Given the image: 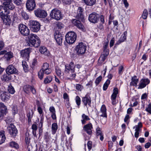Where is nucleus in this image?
<instances>
[{"mask_svg": "<svg viewBox=\"0 0 151 151\" xmlns=\"http://www.w3.org/2000/svg\"><path fill=\"white\" fill-rule=\"evenodd\" d=\"M29 42L27 45L30 46L31 44L33 46L37 47L40 45V41L39 37L36 35L31 34L28 37Z\"/></svg>", "mask_w": 151, "mask_h": 151, "instance_id": "1", "label": "nucleus"}, {"mask_svg": "<svg viewBox=\"0 0 151 151\" xmlns=\"http://www.w3.org/2000/svg\"><path fill=\"white\" fill-rule=\"evenodd\" d=\"M76 37V33L72 31L69 32L65 35V40L68 43L71 44L75 42Z\"/></svg>", "mask_w": 151, "mask_h": 151, "instance_id": "2", "label": "nucleus"}, {"mask_svg": "<svg viewBox=\"0 0 151 151\" xmlns=\"http://www.w3.org/2000/svg\"><path fill=\"white\" fill-rule=\"evenodd\" d=\"M87 46L85 44L80 42L76 45V51L78 55H82L84 54L86 50Z\"/></svg>", "mask_w": 151, "mask_h": 151, "instance_id": "3", "label": "nucleus"}, {"mask_svg": "<svg viewBox=\"0 0 151 151\" xmlns=\"http://www.w3.org/2000/svg\"><path fill=\"white\" fill-rule=\"evenodd\" d=\"M50 15L51 18L56 20H59L62 18L61 12L57 9H53L51 11Z\"/></svg>", "mask_w": 151, "mask_h": 151, "instance_id": "4", "label": "nucleus"}, {"mask_svg": "<svg viewBox=\"0 0 151 151\" xmlns=\"http://www.w3.org/2000/svg\"><path fill=\"white\" fill-rule=\"evenodd\" d=\"M29 24L31 30L34 32H37L40 29V24L37 21L31 20L29 21Z\"/></svg>", "mask_w": 151, "mask_h": 151, "instance_id": "5", "label": "nucleus"}, {"mask_svg": "<svg viewBox=\"0 0 151 151\" xmlns=\"http://www.w3.org/2000/svg\"><path fill=\"white\" fill-rule=\"evenodd\" d=\"M101 116L105 117V118L101 119V122L103 124H105L106 122L107 115L106 113V109L105 105L103 104L102 105L101 109L100 111L99 112Z\"/></svg>", "mask_w": 151, "mask_h": 151, "instance_id": "6", "label": "nucleus"}, {"mask_svg": "<svg viewBox=\"0 0 151 151\" xmlns=\"http://www.w3.org/2000/svg\"><path fill=\"white\" fill-rule=\"evenodd\" d=\"M19 29L21 34L24 36H27L29 34L30 30L28 27L23 24H20L18 26Z\"/></svg>", "mask_w": 151, "mask_h": 151, "instance_id": "7", "label": "nucleus"}, {"mask_svg": "<svg viewBox=\"0 0 151 151\" xmlns=\"http://www.w3.org/2000/svg\"><path fill=\"white\" fill-rule=\"evenodd\" d=\"M75 65L72 62L70 63L69 64L65 65V68L64 70L65 73L67 75L70 73V72H75Z\"/></svg>", "mask_w": 151, "mask_h": 151, "instance_id": "8", "label": "nucleus"}, {"mask_svg": "<svg viewBox=\"0 0 151 151\" xmlns=\"http://www.w3.org/2000/svg\"><path fill=\"white\" fill-rule=\"evenodd\" d=\"M26 7L29 11L34 10L36 7V4L35 0H27L26 3Z\"/></svg>", "mask_w": 151, "mask_h": 151, "instance_id": "9", "label": "nucleus"}, {"mask_svg": "<svg viewBox=\"0 0 151 151\" xmlns=\"http://www.w3.org/2000/svg\"><path fill=\"white\" fill-rule=\"evenodd\" d=\"M7 130L10 135L12 137L16 136L17 133V128L13 124H11L7 127Z\"/></svg>", "mask_w": 151, "mask_h": 151, "instance_id": "10", "label": "nucleus"}, {"mask_svg": "<svg viewBox=\"0 0 151 151\" xmlns=\"http://www.w3.org/2000/svg\"><path fill=\"white\" fill-rule=\"evenodd\" d=\"M35 15L37 17L44 18L47 16L46 12L43 10L37 9L34 11Z\"/></svg>", "mask_w": 151, "mask_h": 151, "instance_id": "11", "label": "nucleus"}, {"mask_svg": "<svg viewBox=\"0 0 151 151\" xmlns=\"http://www.w3.org/2000/svg\"><path fill=\"white\" fill-rule=\"evenodd\" d=\"M54 36L55 39L58 44L59 45H61L63 39L61 34L59 32H57L54 33Z\"/></svg>", "mask_w": 151, "mask_h": 151, "instance_id": "12", "label": "nucleus"}, {"mask_svg": "<svg viewBox=\"0 0 151 151\" xmlns=\"http://www.w3.org/2000/svg\"><path fill=\"white\" fill-rule=\"evenodd\" d=\"M99 17V14L93 12L89 15L88 19L91 22L95 23L97 22Z\"/></svg>", "mask_w": 151, "mask_h": 151, "instance_id": "13", "label": "nucleus"}, {"mask_svg": "<svg viewBox=\"0 0 151 151\" xmlns=\"http://www.w3.org/2000/svg\"><path fill=\"white\" fill-rule=\"evenodd\" d=\"M72 23L79 29L83 31H85V29L83 24L78 20L74 19L72 21Z\"/></svg>", "mask_w": 151, "mask_h": 151, "instance_id": "14", "label": "nucleus"}, {"mask_svg": "<svg viewBox=\"0 0 151 151\" xmlns=\"http://www.w3.org/2000/svg\"><path fill=\"white\" fill-rule=\"evenodd\" d=\"M41 69L44 72V73L46 75L50 74L51 72V70L49 67V64L47 63H43Z\"/></svg>", "mask_w": 151, "mask_h": 151, "instance_id": "15", "label": "nucleus"}, {"mask_svg": "<svg viewBox=\"0 0 151 151\" xmlns=\"http://www.w3.org/2000/svg\"><path fill=\"white\" fill-rule=\"evenodd\" d=\"M93 126L92 124L89 123L85 125L83 127V129L89 135H91L92 133V129Z\"/></svg>", "mask_w": 151, "mask_h": 151, "instance_id": "16", "label": "nucleus"}, {"mask_svg": "<svg viewBox=\"0 0 151 151\" xmlns=\"http://www.w3.org/2000/svg\"><path fill=\"white\" fill-rule=\"evenodd\" d=\"M150 81L148 78L142 79L140 81L138 89H142L145 88L150 83Z\"/></svg>", "mask_w": 151, "mask_h": 151, "instance_id": "17", "label": "nucleus"}, {"mask_svg": "<svg viewBox=\"0 0 151 151\" xmlns=\"http://www.w3.org/2000/svg\"><path fill=\"white\" fill-rule=\"evenodd\" d=\"M31 49L27 48L22 50L21 53V55L23 58H27L29 57V54L31 51Z\"/></svg>", "mask_w": 151, "mask_h": 151, "instance_id": "18", "label": "nucleus"}, {"mask_svg": "<svg viewBox=\"0 0 151 151\" xmlns=\"http://www.w3.org/2000/svg\"><path fill=\"white\" fill-rule=\"evenodd\" d=\"M6 71L8 74H12L17 73V70L13 65H10L8 66L6 69Z\"/></svg>", "mask_w": 151, "mask_h": 151, "instance_id": "19", "label": "nucleus"}, {"mask_svg": "<svg viewBox=\"0 0 151 151\" xmlns=\"http://www.w3.org/2000/svg\"><path fill=\"white\" fill-rule=\"evenodd\" d=\"M82 101L85 106H86L87 104L90 106L91 103V98L88 95L86 94L85 97L82 98Z\"/></svg>", "mask_w": 151, "mask_h": 151, "instance_id": "20", "label": "nucleus"}, {"mask_svg": "<svg viewBox=\"0 0 151 151\" xmlns=\"http://www.w3.org/2000/svg\"><path fill=\"white\" fill-rule=\"evenodd\" d=\"M10 95L8 92H4L1 95V100L4 102H6L10 98Z\"/></svg>", "mask_w": 151, "mask_h": 151, "instance_id": "21", "label": "nucleus"}, {"mask_svg": "<svg viewBox=\"0 0 151 151\" xmlns=\"http://www.w3.org/2000/svg\"><path fill=\"white\" fill-rule=\"evenodd\" d=\"M3 4L6 9L8 8L9 9L12 10L14 8V6L12 2V0L5 1Z\"/></svg>", "mask_w": 151, "mask_h": 151, "instance_id": "22", "label": "nucleus"}, {"mask_svg": "<svg viewBox=\"0 0 151 151\" xmlns=\"http://www.w3.org/2000/svg\"><path fill=\"white\" fill-rule=\"evenodd\" d=\"M7 9L4 6H0V16L1 18H3L6 15H7Z\"/></svg>", "mask_w": 151, "mask_h": 151, "instance_id": "23", "label": "nucleus"}, {"mask_svg": "<svg viewBox=\"0 0 151 151\" xmlns=\"http://www.w3.org/2000/svg\"><path fill=\"white\" fill-rule=\"evenodd\" d=\"M4 22V24L6 25V27L9 26L11 23V20L10 16L6 15L3 18H2Z\"/></svg>", "mask_w": 151, "mask_h": 151, "instance_id": "24", "label": "nucleus"}, {"mask_svg": "<svg viewBox=\"0 0 151 151\" xmlns=\"http://www.w3.org/2000/svg\"><path fill=\"white\" fill-rule=\"evenodd\" d=\"M39 51L41 54H43L46 56H49L50 55L49 51L45 47H40Z\"/></svg>", "mask_w": 151, "mask_h": 151, "instance_id": "25", "label": "nucleus"}, {"mask_svg": "<svg viewBox=\"0 0 151 151\" xmlns=\"http://www.w3.org/2000/svg\"><path fill=\"white\" fill-rule=\"evenodd\" d=\"M96 134L97 136H100V139L101 141H103L104 139V135L102 133L101 129L99 127H98L96 129Z\"/></svg>", "mask_w": 151, "mask_h": 151, "instance_id": "26", "label": "nucleus"}, {"mask_svg": "<svg viewBox=\"0 0 151 151\" xmlns=\"http://www.w3.org/2000/svg\"><path fill=\"white\" fill-rule=\"evenodd\" d=\"M138 81V79L137 78V76H134L132 78L131 81L130 83V85L131 86L137 87Z\"/></svg>", "mask_w": 151, "mask_h": 151, "instance_id": "27", "label": "nucleus"}, {"mask_svg": "<svg viewBox=\"0 0 151 151\" xmlns=\"http://www.w3.org/2000/svg\"><path fill=\"white\" fill-rule=\"evenodd\" d=\"M13 57V54L11 52H7L4 55L3 58L6 61L9 60L10 59Z\"/></svg>", "mask_w": 151, "mask_h": 151, "instance_id": "28", "label": "nucleus"}, {"mask_svg": "<svg viewBox=\"0 0 151 151\" xmlns=\"http://www.w3.org/2000/svg\"><path fill=\"white\" fill-rule=\"evenodd\" d=\"M83 9L81 7H79L78 9V14L77 17L80 19L82 20L83 18V15L82 14Z\"/></svg>", "mask_w": 151, "mask_h": 151, "instance_id": "29", "label": "nucleus"}, {"mask_svg": "<svg viewBox=\"0 0 151 151\" xmlns=\"http://www.w3.org/2000/svg\"><path fill=\"white\" fill-rule=\"evenodd\" d=\"M0 111L3 114L6 115L7 113V108L4 104L0 102Z\"/></svg>", "mask_w": 151, "mask_h": 151, "instance_id": "30", "label": "nucleus"}, {"mask_svg": "<svg viewBox=\"0 0 151 151\" xmlns=\"http://www.w3.org/2000/svg\"><path fill=\"white\" fill-rule=\"evenodd\" d=\"M83 1L86 5L92 6L96 3V0H83Z\"/></svg>", "mask_w": 151, "mask_h": 151, "instance_id": "31", "label": "nucleus"}, {"mask_svg": "<svg viewBox=\"0 0 151 151\" xmlns=\"http://www.w3.org/2000/svg\"><path fill=\"white\" fill-rule=\"evenodd\" d=\"M4 132L2 131L0 132V144L4 142L6 137L4 134Z\"/></svg>", "mask_w": 151, "mask_h": 151, "instance_id": "32", "label": "nucleus"}, {"mask_svg": "<svg viewBox=\"0 0 151 151\" xmlns=\"http://www.w3.org/2000/svg\"><path fill=\"white\" fill-rule=\"evenodd\" d=\"M127 35V31L124 32V33L120 37L119 41V42H123L126 39V37Z\"/></svg>", "mask_w": 151, "mask_h": 151, "instance_id": "33", "label": "nucleus"}, {"mask_svg": "<svg viewBox=\"0 0 151 151\" xmlns=\"http://www.w3.org/2000/svg\"><path fill=\"white\" fill-rule=\"evenodd\" d=\"M82 117L83 119L81 120V121L82 123L83 124H86V121L90 120V119L89 117L84 114L82 115Z\"/></svg>", "mask_w": 151, "mask_h": 151, "instance_id": "34", "label": "nucleus"}, {"mask_svg": "<svg viewBox=\"0 0 151 151\" xmlns=\"http://www.w3.org/2000/svg\"><path fill=\"white\" fill-rule=\"evenodd\" d=\"M32 133L33 135L35 137L36 136V131L37 129V126L35 124L32 125Z\"/></svg>", "mask_w": 151, "mask_h": 151, "instance_id": "35", "label": "nucleus"}, {"mask_svg": "<svg viewBox=\"0 0 151 151\" xmlns=\"http://www.w3.org/2000/svg\"><path fill=\"white\" fill-rule=\"evenodd\" d=\"M108 54V52H106L105 53H104L101 55L99 59H101V63L105 61Z\"/></svg>", "mask_w": 151, "mask_h": 151, "instance_id": "36", "label": "nucleus"}, {"mask_svg": "<svg viewBox=\"0 0 151 151\" xmlns=\"http://www.w3.org/2000/svg\"><path fill=\"white\" fill-rule=\"evenodd\" d=\"M52 80V76H48L44 79V83L45 84H47L50 83Z\"/></svg>", "mask_w": 151, "mask_h": 151, "instance_id": "37", "label": "nucleus"}, {"mask_svg": "<svg viewBox=\"0 0 151 151\" xmlns=\"http://www.w3.org/2000/svg\"><path fill=\"white\" fill-rule=\"evenodd\" d=\"M52 133L53 134H55L58 129V125L56 123H53L52 125Z\"/></svg>", "mask_w": 151, "mask_h": 151, "instance_id": "38", "label": "nucleus"}, {"mask_svg": "<svg viewBox=\"0 0 151 151\" xmlns=\"http://www.w3.org/2000/svg\"><path fill=\"white\" fill-rule=\"evenodd\" d=\"M21 15L22 18L25 19H28L29 18V16L28 14L24 11H22L21 13Z\"/></svg>", "mask_w": 151, "mask_h": 151, "instance_id": "39", "label": "nucleus"}, {"mask_svg": "<svg viewBox=\"0 0 151 151\" xmlns=\"http://www.w3.org/2000/svg\"><path fill=\"white\" fill-rule=\"evenodd\" d=\"M10 146L16 149H18L19 148V146L18 144L15 142L12 141L9 143Z\"/></svg>", "mask_w": 151, "mask_h": 151, "instance_id": "40", "label": "nucleus"}, {"mask_svg": "<svg viewBox=\"0 0 151 151\" xmlns=\"http://www.w3.org/2000/svg\"><path fill=\"white\" fill-rule=\"evenodd\" d=\"M110 83V81L107 79L104 83L103 86V90L104 91H106Z\"/></svg>", "mask_w": 151, "mask_h": 151, "instance_id": "41", "label": "nucleus"}, {"mask_svg": "<svg viewBox=\"0 0 151 151\" xmlns=\"http://www.w3.org/2000/svg\"><path fill=\"white\" fill-rule=\"evenodd\" d=\"M148 15V12L146 9H145L142 16V17L144 19H147Z\"/></svg>", "mask_w": 151, "mask_h": 151, "instance_id": "42", "label": "nucleus"}, {"mask_svg": "<svg viewBox=\"0 0 151 151\" xmlns=\"http://www.w3.org/2000/svg\"><path fill=\"white\" fill-rule=\"evenodd\" d=\"M31 87L32 86L28 85H26L24 86V91L27 93H28L29 91H30Z\"/></svg>", "mask_w": 151, "mask_h": 151, "instance_id": "43", "label": "nucleus"}, {"mask_svg": "<svg viewBox=\"0 0 151 151\" xmlns=\"http://www.w3.org/2000/svg\"><path fill=\"white\" fill-rule=\"evenodd\" d=\"M8 90L9 92V93L12 94H13L15 92V91L13 87L11 85L9 86L8 88Z\"/></svg>", "mask_w": 151, "mask_h": 151, "instance_id": "44", "label": "nucleus"}, {"mask_svg": "<svg viewBox=\"0 0 151 151\" xmlns=\"http://www.w3.org/2000/svg\"><path fill=\"white\" fill-rule=\"evenodd\" d=\"M44 73V72L41 69H40L39 71L38 72V77L40 80H42L43 78Z\"/></svg>", "mask_w": 151, "mask_h": 151, "instance_id": "45", "label": "nucleus"}, {"mask_svg": "<svg viewBox=\"0 0 151 151\" xmlns=\"http://www.w3.org/2000/svg\"><path fill=\"white\" fill-rule=\"evenodd\" d=\"M1 79L3 81H7L9 79H10V78L8 76L7 74H6L3 75L2 76Z\"/></svg>", "mask_w": 151, "mask_h": 151, "instance_id": "46", "label": "nucleus"}, {"mask_svg": "<svg viewBox=\"0 0 151 151\" xmlns=\"http://www.w3.org/2000/svg\"><path fill=\"white\" fill-rule=\"evenodd\" d=\"M22 65L24 71L27 72V71L28 65L25 61H22Z\"/></svg>", "mask_w": 151, "mask_h": 151, "instance_id": "47", "label": "nucleus"}, {"mask_svg": "<svg viewBox=\"0 0 151 151\" xmlns=\"http://www.w3.org/2000/svg\"><path fill=\"white\" fill-rule=\"evenodd\" d=\"M63 97L64 100V101H69V95L66 93H63Z\"/></svg>", "mask_w": 151, "mask_h": 151, "instance_id": "48", "label": "nucleus"}, {"mask_svg": "<svg viewBox=\"0 0 151 151\" xmlns=\"http://www.w3.org/2000/svg\"><path fill=\"white\" fill-rule=\"evenodd\" d=\"M75 100L76 104L78 106V107H79L81 103V100L80 98L78 96H77L76 97Z\"/></svg>", "mask_w": 151, "mask_h": 151, "instance_id": "49", "label": "nucleus"}, {"mask_svg": "<svg viewBox=\"0 0 151 151\" xmlns=\"http://www.w3.org/2000/svg\"><path fill=\"white\" fill-rule=\"evenodd\" d=\"M75 72H70V73L69 74L67 75V76H69L70 78H70L71 79H74L76 76V75Z\"/></svg>", "mask_w": 151, "mask_h": 151, "instance_id": "50", "label": "nucleus"}, {"mask_svg": "<svg viewBox=\"0 0 151 151\" xmlns=\"http://www.w3.org/2000/svg\"><path fill=\"white\" fill-rule=\"evenodd\" d=\"M102 79V77L101 76L96 78L95 82L96 85H97L99 84V83L101 81Z\"/></svg>", "mask_w": 151, "mask_h": 151, "instance_id": "51", "label": "nucleus"}, {"mask_svg": "<svg viewBox=\"0 0 151 151\" xmlns=\"http://www.w3.org/2000/svg\"><path fill=\"white\" fill-rule=\"evenodd\" d=\"M27 116L28 118V121L29 124L31 123V118L32 117V115H31L30 113H28L27 114Z\"/></svg>", "mask_w": 151, "mask_h": 151, "instance_id": "52", "label": "nucleus"}, {"mask_svg": "<svg viewBox=\"0 0 151 151\" xmlns=\"http://www.w3.org/2000/svg\"><path fill=\"white\" fill-rule=\"evenodd\" d=\"M56 73L58 76H60L62 74V72L61 70L59 68H56L55 69Z\"/></svg>", "mask_w": 151, "mask_h": 151, "instance_id": "53", "label": "nucleus"}, {"mask_svg": "<svg viewBox=\"0 0 151 151\" xmlns=\"http://www.w3.org/2000/svg\"><path fill=\"white\" fill-rule=\"evenodd\" d=\"M145 110L147 112L151 114V103L148 104V107L146 108Z\"/></svg>", "mask_w": 151, "mask_h": 151, "instance_id": "54", "label": "nucleus"}, {"mask_svg": "<svg viewBox=\"0 0 151 151\" xmlns=\"http://www.w3.org/2000/svg\"><path fill=\"white\" fill-rule=\"evenodd\" d=\"M92 142L91 141H89L87 143V146L89 150H90L92 148Z\"/></svg>", "mask_w": 151, "mask_h": 151, "instance_id": "55", "label": "nucleus"}, {"mask_svg": "<svg viewBox=\"0 0 151 151\" xmlns=\"http://www.w3.org/2000/svg\"><path fill=\"white\" fill-rule=\"evenodd\" d=\"M99 18L100 19L101 23L102 24H104L105 22L104 17L102 15H101L100 16L99 15Z\"/></svg>", "mask_w": 151, "mask_h": 151, "instance_id": "56", "label": "nucleus"}, {"mask_svg": "<svg viewBox=\"0 0 151 151\" xmlns=\"http://www.w3.org/2000/svg\"><path fill=\"white\" fill-rule=\"evenodd\" d=\"M109 44V42H107L104 43V51H106V52H108L107 50V48Z\"/></svg>", "mask_w": 151, "mask_h": 151, "instance_id": "57", "label": "nucleus"}, {"mask_svg": "<svg viewBox=\"0 0 151 151\" xmlns=\"http://www.w3.org/2000/svg\"><path fill=\"white\" fill-rule=\"evenodd\" d=\"M37 60L35 59H34L32 61V68H34V66L37 64Z\"/></svg>", "mask_w": 151, "mask_h": 151, "instance_id": "58", "label": "nucleus"}, {"mask_svg": "<svg viewBox=\"0 0 151 151\" xmlns=\"http://www.w3.org/2000/svg\"><path fill=\"white\" fill-rule=\"evenodd\" d=\"M57 26L58 29H61L63 27V25L60 22H58L57 24Z\"/></svg>", "mask_w": 151, "mask_h": 151, "instance_id": "59", "label": "nucleus"}, {"mask_svg": "<svg viewBox=\"0 0 151 151\" xmlns=\"http://www.w3.org/2000/svg\"><path fill=\"white\" fill-rule=\"evenodd\" d=\"M124 67L122 66H120L119 69V74H122L123 73Z\"/></svg>", "mask_w": 151, "mask_h": 151, "instance_id": "60", "label": "nucleus"}, {"mask_svg": "<svg viewBox=\"0 0 151 151\" xmlns=\"http://www.w3.org/2000/svg\"><path fill=\"white\" fill-rule=\"evenodd\" d=\"M14 3L17 5H19L21 3L22 0H13Z\"/></svg>", "mask_w": 151, "mask_h": 151, "instance_id": "61", "label": "nucleus"}, {"mask_svg": "<svg viewBox=\"0 0 151 151\" xmlns=\"http://www.w3.org/2000/svg\"><path fill=\"white\" fill-rule=\"evenodd\" d=\"M12 112L14 114H16L18 112L17 108L16 106H14L12 107Z\"/></svg>", "mask_w": 151, "mask_h": 151, "instance_id": "62", "label": "nucleus"}, {"mask_svg": "<svg viewBox=\"0 0 151 151\" xmlns=\"http://www.w3.org/2000/svg\"><path fill=\"white\" fill-rule=\"evenodd\" d=\"M49 110L52 114H55V109L53 106H51Z\"/></svg>", "mask_w": 151, "mask_h": 151, "instance_id": "63", "label": "nucleus"}, {"mask_svg": "<svg viewBox=\"0 0 151 151\" xmlns=\"http://www.w3.org/2000/svg\"><path fill=\"white\" fill-rule=\"evenodd\" d=\"M82 86L80 84H77L76 85V89L78 90H81Z\"/></svg>", "mask_w": 151, "mask_h": 151, "instance_id": "64", "label": "nucleus"}]
</instances>
